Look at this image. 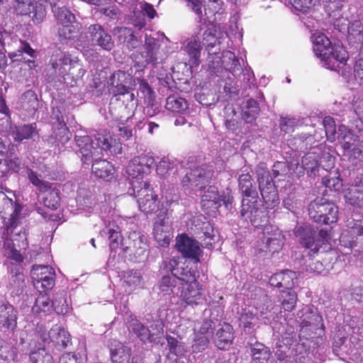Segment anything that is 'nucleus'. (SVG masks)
<instances>
[{
	"label": "nucleus",
	"mask_w": 363,
	"mask_h": 363,
	"mask_svg": "<svg viewBox=\"0 0 363 363\" xmlns=\"http://www.w3.org/2000/svg\"><path fill=\"white\" fill-rule=\"evenodd\" d=\"M347 226L349 230L345 236L348 237L350 247L363 249V220H352Z\"/></svg>",
	"instance_id": "nucleus-31"
},
{
	"label": "nucleus",
	"mask_w": 363,
	"mask_h": 363,
	"mask_svg": "<svg viewBox=\"0 0 363 363\" xmlns=\"http://www.w3.org/2000/svg\"><path fill=\"white\" fill-rule=\"evenodd\" d=\"M199 33H196L194 40H190L184 47L185 52L189 57V63L191 65L197 66L199 64L201 45L200 43Z\"/></svg>",
	"instance_id": "nucleus-38"
},
{
	"label": "nucleus",
	"mask_w": 363,
	"mask_h": 363,
	"mask_svg": "<svg viewBox=\"0 0 363 363\" xmlns=\"http://www.w3.org/2000/svg\"><path fill=\"white\" fill-rule=\"evenodd\" d=\"M191 230H194L196 236L203 241L206 247H212V240H214V229L209 221H203L200 218L193 220Z\"/></svg>",
	"instance_id": "nucleus-24"
},
{
	"label": "nucleus",
	"mask_w": 363,
	"mask_h": 363,
	"mask_svg": "<svg viewBox=\"0 0 363 363\" xmlns=\"http://www.w3.org/2000/svg\"><path fill=\"white\" fill-rule=\"evenodd\" d=\"M223 1L221 0H209L204 6L206 20L211 21V18L217 13H220Z\"/></svg>",
	"instance_id": "nucleus-61"
},
{
	"label": "nucleus",
	"mask_w": 363,
	"mask_h": 363,
	"mask_svg": "<svg viewBox=\"0 0 363 363\" xmlns=\"http://www.w3.org/2000/svg\"><path fill=\"white\" fill-rule=\"evenodd\" d=\"M131 350L121 342L111 349V363H130Z\"/></svg>",
	"instance_id": "nucleus-39"
},
{
	"label": "nucleus",
	"mask_w": 363,
	"mask_h": 363,
	"mask_svg": "<svg viewBox=\"0 0 363 363\" xmlns=\"http://www.w3.org/2000/svg\"><path fill=\"white\" fill-rule=\"evenodd\" d=\"M322 317L318 313L317 311H311L308 315H305L304 318L301 323L302 328L312 326L314 329L323 326Z\"/></svg>",
	"instance_id": "nucleus-59"
},
{
	"label": "nucleus",
	"mask_w": 363,
	"mask_h": 363,
	"mask_svg": "<svg viewBox=\"0 0 363 363\" xmlns=\"http://www.w3.org/2000/svg\"><path fill=\"white\" fill-rule=\"evenodd\" d=\"M181 298L187 305L191 306L201 304L205 301V295L196 280L189 283L187 286L182 289Z\"/></svg>",
	"instance_id": "nucleus-27"
},
{
	"label": "nucleus",
	"mask_w": 363,
	"mask_h": 363,
	"mask_svg": "<svg viewBox=\"0 0 363 363\" xmlns=\"http://www.w3.org/2000/svg\"><path fill=\"white\" fill-rule=\"evenodd\" d=\"M296 274L291 270H283L274 274L269 279V283L272 286L284 288V290L292 289L294 286V279H296Z\"/></svg>",
	"instance_id": "nucleus-30"
},
{
	"label": "nucleus",
	"mask_w": 363,
	"mask_h": 363,
	"mask_svg": "<svg viewBox=\"0 0 363 363\" xmlns=\"http://www.w3.org/2000/svg\"><path fill=\"white\" fill-rule=\"evenodd\" d=\"M199 24V26L200 27V31L198 33L200 34L199 36L200 39L202 38L203 45L204 46L208 49H210L215 47L217 43H220L216 35V30L213 28H209L201 33V31L203 29V26H205L206 23L201 26L200 23Z\"/></svg>",
	"instance_id": "nucleus-50"
},
{
	"label": "nucleus",
	"mask_w": 363,
	"mask_h": 363,
	"mask_svg": "<svg viewBox=\"0 0 363 363\" xmlns=\"http://www.w3.org/2000/svg\"><path fill=\"white\" fill-rule=\"evenodd\" d=\"M21 106L27 111H35L38 109V101L37 95L33 90L25 91L20 98Z\"/></svg>",
	"instance_id": "nucleus-49"
},
{
	"label": "nucleus",
	"mask_w": 363,
	"mask_h": 363,
	"mask_svg": "<svg viewBox=\"0 0 363 363\" xmlns=\"http://www.w3.org/2000/svg\"><path fill=\"white\" fill-rule=\"evenodd\" d=\"M299 124V120L294 117H281L279 127L281 132L289 134L294 131L295 128Z\"/></svg>",
	"instance_id": "nucleus-62"
},
{
	"label": "nucleus",
	"mask_w": 363,
	"mask_h": 363,
	"mask_svg": "<svg viewBox=\"0 0 363 363\" xmlns=\"http://www.w3.org/2000/svg\"><path fill=\"white\" fill-rule=\"evenodd\" d=\"M252 173V169L248 166L242 167L238 172V188L243 196L240 216L258 228L267 221V213L261 208L262 201Z\"/></svg>",
	"instance_id": "nucleus-3"
},
{
	"label": "nucleus",
	"mask_w": 363,
	"mask_h": 363,
	"mask_svg": "<svg viewBox=\"0 0 363 363\" xmlns=\"http://www.w3.org/2000/svg\"><path fill=\"white\" fill-rule=\"evenodd\" d=\"M27 15L35 25H39L44 21L47 16V5L42 3H33L30 6V13Z\"/></svg>",
	"instance_id": "nucleus-46"
},
{
	"label": "nucleus",
	"mask_w": 363,
	"mask_h": 363,
	"mask_svg": "<svg viewBox=\"0 0 363 363\" xmlns=\"http://www.w3.org/2000/svg\"><path fill=\"white\" fill-rule=\"evenodd\" d=\"M255 174L262 201L267 208H273L279 204V198L273 178L265 164H259L255 167Z\"/></svg>",
	"instance_id": "nucleus-5"
},
{
	"label": "nucleus",
	"mask_w": 363,
	"mask_h": 363,
	"mask_svg": "<svg viewBox=\"0 0 363 363\" xmlns=\"http://www.w3.org/2000/svg\"><path fill=\"white\" fill-rule=\"evenodd\" d=\"M269 227H264L262 245L259 248V251L274 254L282 248L284 236L278 229H276L272 233H269Z\"/></svg>",
	"instance_id": "nucleus-18"
},
{
	"label": "nucleus",
	"mask_w": 363,
	"mask_h": 363,
	"mask_svg": "<svg viewBox=\"0 0 363 363\" xmlns=\"http://www.w3.org/2000/svg\"><path fill=\"white\" fill-rule=\"evenodd\" d=\"M279 300L284 311H291L296 307L297 296L292 289L282 290L279 295Z\"/></svg>",
	"instance_id": "nucleus-47"
},
{
	"label": "nucleus",
	"mask_w": 363,
	"mask_h": 363,
	"mask_svg": "<svg viewBox=\"0 0 363 363\" xmlns=\"http://www.w3.org/2000/svg\"><path fill=\"white\" fill-rule=\"evenodd\" d=\"M175 280H179L182 282L189 284L196 280L194 272L191 271L188 267L184 266V263L179 262V264L174 269Z\"/></svg>",
	"instance_id": "nucleus-48"
},
{
	"label": "nucleus",
	"mask_w": 363,
	"mask_h": 363,
	"mask_svg": "<svg viewBox=\"0 0 363 363\" xmlns=\"http://www.w3.org/2000/svg\"><path fill=\"white\" fill-rule=\"evenodd\" d=\"M48 337L41 336L43 342L50 340L49 342L52 343L54 347L57 351H62L66 349L70 342V335L67 331L58 325H55L48 332Z\"/></svg>",
	"instance_id": "nucleus-20"
},
{
	"label": "nucleus",
	"mask_w": 363,
	"mask_h": 363,
	"mask_svg": "<svg viewBox=\"0 0 363 363\" xmlns=\"http://www.w3.org/2000/svg\"><path fill=\"white\" fill-rule=\"evenodd\" d=\"M313 52L320 60L322 66L335 71L338 62L347 58V52L342 47H333L330 39L323 33L313 36Z\"/></svg>",
	"instance_id": "nucleus-4"
},
{
	"label": "nucleus",
	"mask_w": 363,
	"mask_h": 363,
	"mask_svg": "<svg viewBox=\"0 0 363 363\" xmlns=\"http://www.w3.org/2000/svg\"><path fill=\"white\" fill-rule=\"evenodd\" d=\"M348 57L338 62L337 72L348 83L363 84V57L356 60L352 67L347 64Z\"/></svg>",
	"instance_id": "nucleus-13"
},
{
	"label": "nucleus",
	"mask_w": 363,
	"mask_h": 363,
	"mask_svg": "<svg viewBox=\"0 0 363 363\" xmlns=\"http://www.w3.org/2000/svg\"><path fill=\"white\" fill-rule=\"evenodd\" d=\"M18 311L9 303L0 304V325L11 332L17 327Z\"/></svg>",
	"instance_id": "nucleus-28"
},
{
	"label": "nucleus",
	"mask_w": 363,
	"mask_h": 363,
	"mask_svg": "<svg viewBox=\"0 0 363 363\" xmlns=\"http://www.w3.org/2000/svg\"><path fill=\"white\" fill-rule=\"evenodd\" d=\"M177 281L175 277L169 276V274H163L159 283L160 291L165 294L174 293V289L176 288Z\"/></svg>",
	"instance_id": "nucleus-60"
},
{
	"label": "nucleus",
	"mask_w": 363,
	"mask_h": 363,
	"mask_svg": "<svg viewBox=\"0 0 363 363\" xmlns=\"http://www.w3.org/2000/svg\"><path fill=\"white\" fill-rule=\"evenodd\" d=\"M122 249L128 256L133 257L135 262H140L146 257L147 239L140 232H130L125 238H123Z\"/></svg>",
	"instance_id": "nucleus-9"
},
{
	"label": "nucleus",
	"mask_w": 363,
	"mask_h": 363,
	"mask_svg": "<svg viewBox=\"0 0 363 363\" xmlns=\"http://www.w3.org/2000/svg\"><path fill=\"white\" fill-rule=\"evenodd\" d=\"M301 167L303 174L306 171L311 177H315L319 171L318 155L315 152H308L302 158Z\"/></svg>",
	"instance_id": "nucleus-37"
},
{
	"label": "nucleus",
	"mask_w": 363,
	"mask_h": 363,
	"mask_svg": "<svg viewBox=\"0 0 363 363\" xmlns=\"http://www.w3.org/2000/svg\"><path fill=\"white\" fill-rule=\"evenodd\" d=\"M76 145L79 147L83 164H92V173L97 177L110 182L116 177V169L111 162L106 160H99L102 150L111 153H119L121 146L110 135L99 134L93 140L89 135H76Z\"/></svg>",
	"instance_id": "nucleus-1"
},
{
	"label": "nucleus",
	"mask_w": 363,
	"mask_h": 363,
	"mask_svg": "<svg viewBox=\"0 0 363 363\" xmlns=\"http://www.w3.org/2000/svg\"><path fill=\"white\" fill-rule=\"evenodd\" d=\"M21 160L17 156L14 157H5L0 164V174L4 176L9 171L18 172L21 168Z\"/></svg>",
	"instance_id": "nucleus-51"
},
{
	"label": "nucleus",
	"mask_w": 363,
	"mask_h": 363,
	"mask_svg": "<svg viewBox=\"0 0 363 363\" xmlns=\"http://www.w3.org/2000/svg\"><path fill=\"white\" fill-rule=\"evenodd\" d=\"M116 34L120 43L125 44L129 50L137 48L141 44V40L134 35L131 28H118Z\"/></svg>",
	"instance_id": "nucleus-35"
},
{
	"label": "nucleus",
	"mask_w": 363,
	"mask_h": 363,
	"mask_svg": "<svg viewBox=\"0 0 363 363\" xmlns=\"http://www.w3.org/2000/svg\"><path fill=\"white\" fill-rule=\"evenodd\" d=\"M337 139L344 150V155H346L359 140V137L345 125H341L338 128Z\"/></svg>",
	"instance_id": "nucleus-33"
},
{
	"label": "nucleus",
	"mask_w": 363,
	"mask_h": 363,
	"mask_svg": "<svg viewBox=\"0 0 363 363\" xmlns=\"http://www.w3.org/2000/svg\"><path fill=\"white\" fill-rule=\"evenodd\" d=\"M0 361L4 363H18L17 347L11 343L3 342L0 345Z\"/></svg>",
	"instance_id": "nucleus-41"
},
{
	"label": "nucleus",
	"mask_w": 363,
	"mask_h": 363,
	"mask_svg": "<svg viewBox=\"0 0 363 363\" xmlns=\"http://www.w3.org/2000/svg\"><path fill=\"white\" fill-rule=\"evenodd\" d=\"M166 340L170 353L177 357H181L185 353L184 345L177 338L167 335Z\"/></svg>",
	"instance_id": "nucleus-58"
},
{
	"label": "nucleus",
	"mask_w": 363,
	"mask_h": 363,
	"mask_svg": "<svg viewBox=\"0 0 363 363\" xmlns=\"http://www.w3.org/2000/svg\"><path fill=\"white\" fill-rule=\"evenodd\" d=\"M124 283L130 288L140 287L143 284V277L138 270H129L123 275Z\"/></svg>",
	"instance_id": "nucleus-55"
},
{
	"label": "nucleus",
	"mask_w": 363,
	"mask_h": 363,
	"mask_svg": "<svg viewBox=\"0 0 363 363\" xmlns=\"http://www.w3.org/2000/svg\"><path fill=\"white\" fill-rule=\"evenodd\" d=\"M138 91L144 101L156 99L155 91L146 80L138 79Z\"/></svg>",
	"instance_id": "nucleus-63"
},
{
	"label": "nucleus",
	"mask_w": 363,
	"mask_h": 363,
	"mask_svg": "<svg viewBox=\"0 0 363 363\" xmlns=\"http://www.w3.org/2000/svg\"><path fill=\"white\" fill-rule=\"evenodd\" d=\"M290 144L295 146L296 150L304 151L308 149H312L317 147L318 145H313L315 143L314 137L311 134H303L294 138L289 140Z\"/></svg>",
	"instance_id": "nucleus-45"
},
{
	"label": "nucleus",
	"mask_w": 363,
	"mask_h": 363,
	"mask_svg": "<svg viewBox=\"0 0 363 363\" xmlns=\"http://www.w3.org/2000/svg\"><path fill=\"white\" fill-rule=\"evenodd\" d=\"M133 193L137 199V203L140 211L145 214L153 213L159 210L160 201L157 195L147 182L135 181L132 183Z\"/></svg>",
	"instance_id": "nucleus-6"
},
{
	"label": "nucleus",
	"mask_w": 363,
	"mask_h": 363,
	"mask_svg": "<svg viewBox=\"0 0 363 363\" xmlns=\"http://www.w3.org/2000/svg\"><path fill=\"white\" fill-rule=\"evenodd\" d=\"M177 250L183 255V257L194 260V262H199V257L202 250L199 242L189 237L186 234H182L177 238Z\"/></svg>",
	"instance_id": "nucleus-15"
},
{
	"label": "nucleus",
	"mask_w": 363,
	"mask_h": 363,
	"mask_svg": "<svg viewBox=\"0 0 363 363\" xmlns=\"http://www.w3.org/2000/svg\"><path fill=\"white\" fill-rule=\"evenodd\" d=\"M74 23L55 25L54 28L55 30V34L60 42L65 43L69 40L74 38V34L77 32V29Z\"/></svg>",
	"instance_id": "nucleus-40"
},
{
	"label": "nucleus",
	"mask_w": 363,
	"mask_h": 363,
	"mask_svg": "<svg viewBox=\"0 0 363 363\" xmlns=\"http://www.w3.org/2000/svg\"><path fill=\"white\" fill-rule=\"evenodd\" d=\"M167 213L160 212L154 224L153 234L155 240L162 247H167L171 240V233L167 222Z\"/></svg>",
	"instance_id": "nucleus-23"
},
{
	"label": "nucleus",
	"mask_w": 363,
	"mask_h": 363,
	"mask_svg": "<svg viewBox=\"0 0 363 363\" xmlns=\"http://www.w3.org/2000/svg\"><path fill=\"white\" fill-rule=\"evenodd\" d=\"M108 234L109 247L111 251L116 250L120 245L122 246L123 238L121 228L114 222H110L106 226Z\"/></svg>",
	"instance_id": "nucleus-44"
},
{
	"label": "nucleus",
	"mask_w": 363,
	"mask_h": 363,
	"mask_svg": "<svg viewBox=\"0 0 363 363\" xmlns=\"http://www.w3.org/2000/svg\"><path fill=\"white\" fill-rule=\"evenodd\" d=\"M87 33L93 46H98L106 51H110L114 48L111 35L99 23L90 25L87 28Z\"/></svg>",
	"instance_id": "nucleus-14"
},
{
	"label": "nucleus",
	"mask_w": 363,
	"mask_h": 363,
	"mask_svg": "<svg viewBox=\"0 0 363 363\" xmlns=\"http://www.w3.org/2000/svg\"><path fill=\"white\" fill-rule=\"evenodd\" d=\"M219 200L218 188L215 186H209L202 196L203 205L209 204L211 207L216 208Z\"/></svg>",
	"instance_id": "nucleus-57"
},
{
	"label": "nucleus",
	"mask_w": 363,
	"mask_h": 363,
	"mask_svg": "<svg viewBox=\"0 0 363 363\" xmlns=\"http://www.w3.org/2000/svg\"><path fill=\"white\" fill-rule=\"evenodd\" d=\"M181 179L182 186L188 189L201 191L210 183L213 172L211 169L203 166L189 167Z\"/></svg>",
	"instance_id": "nucleus-8"
},
{
	"label": "nucleus",
	"mask_w": 363,
	"mask_h": 363,
	"mask_svg": "<svg viewBox=\"0 0 363 363\" xmlns=\"http://www.w3.org/2000/svg\"><path fill=\"white\" fill-rule=\"evenodd\" d=\"M234 338L233 326L229 323H224L218 329L213 338V343L218 350H228L233 344Z\"/></svg>",
	"instance_id": "nucleus-29"
},
{
	"label": "nucleus",
	"mask_w": 363,
	"mask_h": 363,
	"mask_svg": "<svg viewBox=\"0 0 363 363\" xmlns=\"http://www.w3.org/2000/svg\"><path fill=\"white\" fill-rule=\"evenodd\" d=\"M52 12L57 22L56 24H65L76 22V18L62 2L59 0L50 1Z\"/></svg>",
	"instance_id": "nucleus-32"
},
{
	"label": "nucleus",
	"mask_w": 363,
	"mask_h": 363,
	"mask_svg": "<svg viewBox=\"0 0 363 363\" xmlns=\"http://www.w3.org/2000/svg\"><path fill=\"white\" fill-rule=\"evenodd\" d=\"M32 363H55L52 355L45 347H40L29 354Z\"/></svg>",
	"instance_id": "nucleus-52"
},
{
	"label": "nucleus",
	"mask_w": 363,
	"mask_h": 363,
	"mask_svg": "<svg viewBox=\"0 0 363 363\" xmlns=\"http://www.w3.org/2000/svg\"><path fill=\"white\" fill-rule=\"evenodd\" d=\"M155 161L153 157L141 155L133 158L127 167L128 174L133 178L142 177L150 173Z\"/></svg>",
	"instance_id": "nucleus-17"
},
{
	"label": "nucleus",
	"mask_w": 363,
	"mask_h": 363,
	"mask_svg": "<svg viewBox=\"0 0 363 363\" xmlns=\"http://www.w3.org/2000/svg\"><path fill=\"white\" fill-rule=\"evenodd\" d=\"M345 156L348 157L350 162H354L356 160L361 161L363 158V140H359Z\"/></svg>",
	"instance_id": "nucleus-64"
},
{
	"label": "nucleus",
	"mask_w": 363,
	"mask_h": 363,
	"mask_svg": "<svg viewBox=\"0 0 363 363\" xmlns=\"http://www.w3.org/2000/svg\"><path fill=\"white\" fill-rule=\"evenodd\" d=\"M295 236L298 239L301 245L311 251L309 255H314L318 252V245L315 242V232L310 227L309 225L303 223L297 225L294 230Z\"/></svg>",
	"instance_id": "nucleus-19"
},
{
	"label": "nucleus",
	"mask_w": 363,
	"mask_h": 363,
	"mask_svg": "<svg viewBox=\"0 0 363 363\" xmlns=\"http://www.w3.org/2000/svg\"><path fill=\"white\" fill-rule=\"evenodd\" d=\"M56 122L54 123L52 133H51L48 143L52 145H55L59 147L60 150V145L67 148L66 144L69 141L71 138V133L69 131L66 123L60 113H53Z\"/></svg>",
	"instance_id": "nucleus-16"
},
{
	"label": "nucleus",
	"mask_w": 363,
	"mask_h": 363,
	"mask_svg": "<svg viewBox=\"0 0 363 363\" xmlns=\"http://www.w3.org/2000/svg\"><path fill=\"white\" fill-rule=\"evenodd\" d=\"M216 328V321L211 318H204L200 324L199 328H195V333L200 335L213 337Z\"/></svg>",
	"instance_id": "nucleus-56"
},
{
	"label": "nucleus",
	"mask_w": 363,
	"mask_h": 363,
	"mask_svg": "<svg viewBox=\"0 0 363 363\" xmlns=\"http://www.w3.org/2000/svg\"><path fill=\"white\" fill-rule=\"evenodd\" d=\"M9 134L14 141L22 143L25 140H32L35 141L39 138L38 130L36 123L23 124L21 125L12 126L9 123Z\"/></svg>",
	"instance_id": "nucleus-22"
},
{
	"label": "nucleus",
	"mask_w": 363,
	"mask_h": 363,
	"mask_svg": "<svg viewBox=\"0 0 363 363\" xmlns=\"http://www.w3.org/2000/svg\"><path fill=\"white\" fill-rule=\"evenodd\" d=\"M128 327L130 330L135 333L137 337L143 342H151V333L148 328L145 327L135 317L130 315L128 318Z\"/></svg>",
	"instance_id": "nucleus-36"
},
{
	"label": "nucleus",
	"mask_w": 363,
	"mask_h": 363,
	"mask_svg": "<svg viewBox=\"0 0 363 363\" xmlns=\"http://www.w3.org/2000/svg\"><path fill=\"white\" fill-rule=\"evenodd\" d=\"M250 363H274L272 352L270 348L264 344L255 341L254 343H248Z\"/></svg>",
	"instance_id": "nucleus-25"
},
{
	"label": "nucleus",
	"mask_w": 363,
	"mask_h": 363,
	"mask_svg": "<svg viewBox=\"0 0 363 363\" xmlns=\"http://www.w3.org/2000/svg\"><path fill=\"white\" fill-rule=\"evenodd\" d=\"M165 108L174 113L185 114L189 109L186 100L178 94L169 95L166 99Z\"/></svg>",
	"instance_id": "nucleus-34"
},
{
	"label": "nucleus",
	"mask_w": 363,
	"mask_h": 363,
	"mask_svg": "<svg viewBox=\"0 0 363 363\" xmlns=\"http://www.w3.org/2000/svg\"><path fill=\"white\" fill-rule=\"evenodd\" d=\"M32 309L35 313L47 315L54 311L53 301L46 295L40 294L37 297Z\"/></svg>",
	"instance_id": "nucleus-42"
},
{
	"label": "nucleus",
	"mask_w": 363,
	"mask_h": 363,
	"mask_svg": "<svg viewBox=\"0 0 363 363\" xmlns=\"http://www.w3.org/2000/svg\"><path fill=\"white\" fill-rule=\"evenodd\" d=\"M310 218L318 223L329 225L337 220L338 208L325 198H316L308 206Z\"/></svg>",
	"instance_id": "nucleus-7"
},
{
	"label": "nucleus",
	"mask_w": 363,
	"mask_h": 363,
	"mask_svg": "<svg viewBox=\"0 0 363 363\" xmlns=\"http://www.w3.org/2000/svg\"><path fill=\"white\" fill-rule=\"evenodd\" d=\"M160 46L157 39L147 36L145 37V55L139 53L134 55L135 65L140 69H143L148 64L156 65L158 63V50Z\"/></svg>",
	"instance_id": "nucleus-11"
},
{
	"label": "nucleus",
	"mask_w": 363,
	"mask_h": 363,
	"mask_svg": "<svg viewBox=\"0 0 363 363\" xmlns=\"http://www.w3.org/2000/svg\"><path fill=\"white\" fill-rule=\"evenodd\" d=\"M19 264L11 262L8 266L9 280L6 288L12 294L19 295L25 287L24 275Z\"/></svg>",
	"instance_id": "nucleus-21"
},
{
	"label": "nucleus",
	"mask_w": 363,
	"mask_h": 363,
	"mask_svg": "<svg viewBox=\"0 0 363 363\" xmlns=\"http://www.w3.org/2000/svg\"><path fill=\"white\" fill-rule=\"evenodd\" d=\"M346 202L359 208L363 207V173L357 177L352 186L345 192Z\"/></svg>",
	"instance_id": "nucleus-26"
},
{
	"label": "nucleus",
	"mask_w": 363,
	"mask_h": 363,
	"mask_svg": "<svg viewBox=\"0 0 363 363\" xmlns=\"http://www.w3.org/2000/svg\"><path fill=\"white\" fill-rule=\"evenodd\" d=\"M219 91L225 93L226 96L231 98L238 95L239 89L231 77H226L221 79L219 82Z\"/></svg>",
	"instance_id": "nucleus-54"
},
{
	"label": "nucleus",
	"mask_w": 363,
	"mask_h": 363,
	"mask_svg": "<svg viewBox=\"0 0 363 363\" xmlns=\"http://www.w3.org/2000/svg\"><path fill=\"white\" fill-rule=\"evenodd\" d=\"M260 108L258 103L252 99L247 100L243 106L242 118L247 123H252L259 114Z\"/></svg>",
	"instance_id": "nucleus-43"
},
{
	"label": "nucleus",
	"mask_w": 363,
	"mask_h": 363,
	"mask_svg": "<svg viewBox=\"0 0 363 363\" xmlns=\"http://www.w3.org/2000/svg\"><path fill=\"white\" fill-rule=\"evenodd\" d=\"M26 175L29 182L38 187L40 191H48L43 198V205L52 210H55L60 206L59 191L55 189H51V184L48 182L41 179L38 174L30 168H26Z\"/></svg>",
	"instance_id": "nucleus-10"
},
{
	"label": "nucleus",
	"mask_w": 363,
	"mask_h": 363,
	"mask_svg": "<svg viewBox=\"0 0 363 363\" xmlns=\"http://www.w3.org/2000/svg\"><path fill=\"white\" fill-rule=\"evenodd\" d=\"M132 80V76L122 70L115 72L109 78V91L113 94L109 112L113 118L120 123L128 121L138 106L137 99L130 91Z\"/></svg>",
	"instance_id": "nucleus-2"
},
{
	"label": "nucleus",
	"mask_w": 363,
	"mask_h": 363,
	"mask_svg": "<svg viewBox=\"0 0 363 363\" xmlns=\"http://www.w3.org/2000/svg\"><path fill=\"white\" fill-rule=\"evenodd\" d=\"M342 18H337L334 22L335 26L345 25L347 26L348 30V42L352 44L356 50H362L363 46V16L362 18L356 19L355 17L351 16L350 19H343L344 21H348L349 23H341Z\"/></svg>",
	"instance_id": "nucleus-12"
},
{
	"label": "nucleus",
	"mask_w": 363,
	"mask_h": 363,
	"mask_svg": "<svg viewBox=\"0 0 363 363\" xmlns=\"http://www.w3.org/2000/svg\"><path fill=\"white\" fill-rule=\"evenodd\" d=\"M52 301L56 313L65 315L68 312L69 306L67 301V293L65 291L57 293Z\"/></svg>",
	"instance_id": "nucleus-53"
}]
</instances>
